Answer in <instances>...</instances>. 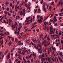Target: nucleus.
<instances>
[{
	"mask_svg": "<svg viewBox=\"0 0 63 63\" xmlns=\"http://www.w3.org/2000/svg\"><path fill=\"white\" fill-rule=\"evenodd\" d=\"M38 22L39 23H40V22H41L42 21V19H38Z\"/></svg>",
	"mask_w": 63,
	"mask_h": 63,
	"instance_id": "ddd939ff",
	"label": "nucleus"
},
{
	"mask_svg": "<svg viewBox=\"0 0 63 63\" xmlns=\"http://www.w3.org/2000/svg\"><path fill=\"white\" fill-rule=\"evenodd\" d=\"M40 19H41L42 20H43V17L42 16H41L40 17Z\"/></svg>",
	"mask_w": 63,
	"mask_h": 63,
	"instance_id": "e433bc0d",
	"label": "nucleus"
},
{
	"mask_svg": "<svg viewBox=\"0 0 63 63\" xmlns=\"http://www.w3.org/2000/svg\"><path fill=\"white\" fill-rule=\"evenodd\" d=\"M41 60L42 62H43V60L44 61H45V59L44 58H42Z\"/></svg>",
	"mask_w": 63,
	"mask_h": 63,
	"instance_id": "dca6fc26",
	"label": "nucleus"
},
{
	"mask_svg": "<svg viewBox=\"0 0 63 63\" xmlns=\"http://www.w3.org/2000/svg\"><path fill=\"white\" fill-rule=\"evenodd\" d=\"M54 2L53 1H52L51 2V3H50L51 5H53V6H54V5H53V4H54Z\"/></svg>",
	"mask_w": 63,
	"mask_h": 63,
	"instance_id": "bb28decb",
	"label": "nucleus"
},
{
	"mask_svg": "<svg viewBox=\"0 0 63 63\" xmlns=\"http://www.w3.org/2000/svg\"><path fill=\"white\" fill-rule=\"evenodd\" d=\"M21 25V23H19V26H22V25Z\"/></svg>",
	"mask_w": 63,
	"mask_h": 63,
	"instance_id": "09e8293b",
	"label": "nucleus"
},
{
	"mask_svg": "<svg viewBox=\"0 0 63 63\" xmlns=\"http://www.w3.org/2000/svg\"><path fill=\"white\" fill-rule=\"evenodd\" d=\"M46 60H48V61L49 62V63H50V61H51V60H50V58H49V57H48V58H46Z\"/></svg>",
	"mask_w": 63,
	"mask_h": 63,
	"instance_id": "6e6552de",
	"label": "nucleus"
},
{
	"mask_svg": "<svg viewBox=\"0 0 63 63\" xmlns=\"http://www.w3.org/2000/svg\"><path fill=\"white\" fill-rule=\"evenodd\" d=\"M15 41L16 42H18V39H17V38H16Z\"/></svg>",
	"mask_w": 63,
	"mask_h": 63,
	"instance_id": "473e14b6",
	"label": "nucleus"
},
{
	"mask_svg": "<svg viewBox=\"0 0 63 63\" xmlns=\"http://www.w3.org/2000/svg\"><path fill=\"white\" fill-rule=\"evenodd\" d=\"M9 63H12V62H11V60L9 59Z\"/></svg>",
	"mask_w": 63,
	"mask_h": 63,
	"instance_id": "052dcab7",
	"label": "nucleus"
},
{
	"mask_svg": "<svg viewBox=\"0 0 63 63\" xmlns=\"http://www.w3.org/2000/svg\"><path fill=\"white\" fill-rule=\"evenodd\" d=\"M18 13H19L20 15L21 16H22L23 15V12L22 11L18 12Z\"/></svg>",
	"mask_w": 63,
	"mask_h": 63,
	"instance_id": "0eeeda50",
	"label": "nucleus"
},
{
	"mask_svg": "<svg viewBox=\"0 0 63 63\" xmlns=\"http://www.w3.org/2000/svg\"><path fill=\"white\" fill-rule=\"evenodd\" d=\"M32 40L33 43H35V42H36V43L37 42V40L36 39H35V40L34 39H32Z\"/></svg>",
	"mask_w": 63,
	"mask_h": 63,
	"instance_id": "f8f14e48",
	"label": "nucleus"
},
{
	"mask_svg": "<svg viewBox=\"0 0 63 63\" xmlns=\"http://www.w3.org/2000/svg\"><path fill=\"white\" fill-rule=\"evenodd\" d=\"M18 49V50H23V49L22 48H19Z\"/></svg>",
	"mask_w": 63,
	"mask_h": 63,
	"instance_id": "2f4dec72",
	"label": "nucleus"
},
{
	"mask_svg": "<svg viewBox=\"0 0 63 63\" xmlns=\"http://www.w3.org/2000/svg\"><path fill=\"white\" fill-rule=\"evenodd\" d=\"M33 56H36V54H34V52H33Z\"/></svg>",
	"mask_w": 63,
	"mask_h": 63,
	"instance_id": "7c9ffc66",
	"label": "nucleus"
},
{
	"mask_svg": "<svg viewBox=\"0 0 63 63\" xmlns=\"http://www.w3.org/2000/svg\"><path fill=\"white\" fill-rule=\"evenodd\" d=\"M47 40L48 41H50V38H49V37H47Z\"/></svg>",
	"mask_w": 63,
	"mask_h": 63,
	"instance_id": "a878e982",
	"label": "nucleus"
},
{
	"mask_svg": "<svg viewBox=\"0 0 63 63\" xmlns=\"http://www.w3.org/2000/svg\"><path fill=\"white\" fill-rule=\"evenodd\" d=\"M19 1H18L17 2V5H18V4H19Z\"/></svg>",
	"mask_w": 63,
	"mask_h": 63,
	"instance_id": "338daca9",
	"label": "nucleus"
},
{
	"mask_svg": "<svg viewBox=\"0 0 63 63\" xmlns=\"http://www.w3.org/2000/svg\"><path fill=\"white\" fill-rule=\"evenodd\" d=\"M25 12L23 13V16H25Z\"/></svg>",
	"mask_w": 63,
	"mask_h": 63,
	"instance_id": "4d7b16f0",
	"label": "nucleus"
},
{
	"mask_svg": "<svg viewBox=\"0 0 63 63\" xmlns=\"http://www.w3.org/2000/svg\"><path fill=\"white\" fill-rule=\"evenodd\" d=\"M53 29V28L52 27H50V33L49 34H52V32H51L52 31V30Z\"/></svg>",
	"mask_w": 63,
	"mask_h": 63,
	"instance_id": "7ed1b4c3",
	"label": "nucleus"
},
{
	"mask_svg": "<svg viewBox=\"0 0 63 63\" xmlns=\"http://www.w3.org/2000/svg\"><path fill=\"white\" fill-rule=\"evenodd\" d=\"M15 26H17V22L16 21L15 22Z\"/></svg>",
	"mask_w": 63,
	"mask_h": 63,
	"instance_id": "5701e85b",
	"label": "nucleus"
},
{
	"mask_svg": "<svg viewBox=\"0 0 63 63\" xmlns=\"http://www.w3.org/2000/svg\"><path fill=\"white\" fill-rule=\"evenodd\" d=\"M54 21H57V19H54Z\"/></svg>",
	"mask_w": 63,
	"mask_h": 63,
	"instance_id": "774afa93",
	"label": "nucleus"
},
{
	"mask_svg": "<svg viewBox=\"0 0 63 63\" xmlns=\"http://www.w3.org/2000/svg\"><path fill=\"white\" fill-rule=\"evenodd\" d=\"M7 21H8V22H9V23H12V22L13 21L12 20H11V19H8L7 20Z\"/></svg>",
	"mask_w": 63,
	"mask_h": 63,
	"instance_id": "20e7f679",
	"label": "nucleus"
},
{
	"mask_svg": "<svg viewBox=\"0 0 63 63\" xmlns=\"http://www.w3.org/2000/svg\"><path fill=\"white\" fill-rule=\"evenodd\" d=\"M47 43L46 42L44 44V46L45 47H47Z\"/></svg>",
	"mask_w": 63,
	"mask_h": 63,
	"instance_id": "72a5a7b5",
	"label": "nucleus"
},
{
	"mask_svg": "<svg viewBox=\"0 0 63 63\" xmlns=\"http://www.w3.org/2000/svg\"><path fill=\"white\" fill-rule=\"evenodd\" d=\"M8 52V50H7L4 53V55H6L7 54V53Z\"/></svg>",
	"mask_w": 63,
	"mask_h": 63,
	"instance_id": "4be33fe9",
	"label": "nucleus"
},
{
	"mask_svg": "<svg viewBox=\"0 0 63 63\" xmlns=\"http://www.w3.org/2000/svg\"><path fill=\"white\" fill-rule=\"evenodd\" d=\"M6 10L7 11H9V7H7L6 8Z\"/></svg>",
	"mask_w": 63,
	"mask_h": 63,
	"instance_id": "58836bf2",
	"label": "nucleus"
},
{
	"mask_svg": "<svg viewBox=\"0 0 63 63\" xmlns=\"http://www.w3.org/2000/svg\"><path fill=\"white\" fill-rule=\"evenodd\" d=\"M39 36H40V38H41V37H43V33H41V34H40Z\"/></svg>",
	"mask_w": 63,
	"mask_h": 63,
	"instance_id": "a211bd4d",
	"label": "nucleus"
},
{
	"mask_svg": "<svg viewBox=\"0 0 63 63\" xmlns=\"http://www.w3.org/2000/svg\"><path fill=\"white\" fill-rule=\"evenodd\" d=\"M52 32L53 34H54L55 33V32H54V31H53L52 30V31H51V32Z\"/></svg>",
	"mask_w": 63,
	"mask_h": 63,
	"instance_id": "de8ad7c7",
	"label": "nucleus"
},
{
	"mask_svg": "<svg viewBox=\"0 0 63 63\" xmlns=\"http://www.w3.org/2000/svg\"><path fill=\"white\" fill-rule=\"evenodd\" d=\"M46 5V3H44L43 4V7L42 8L43 10V11L44 12H47V9H46V8H45V5Z\"/></svg>",
	"mask_w": 63,
	"mask_h": 63,
	"instance_id": "f257e3e1",
	"label": "nucleus"
},
{
	"mask_svg": "<svg viewBox=\"0 0 63 63\" xmlns=\"http://www.w3.org/2000/svg\"><path fill=\"white\" fill-rule=\"evenodd\" d=\"M46 40H44L43 42H42V45H44V43H46Z\"/></svg>",
	"mask_w": 63,
	"mask_h": 63,
	"instance_id": "2eb2a0df",
	"label": "nucleus"
},
{
	"mask_svg": "<svg viewBox=\"0 0 63 63\" xmlns=\"http://www.w3.org/2000/svg\"><path fill=\"white\" fill-rule=\"evenodd\" d=\"M19 59H20V60H21L22 59V58H21V57H18Z\"/></svg>",
	"mask_w": 63,
	"mask_h": 63,
	"instance_id": "864d4df0",
	"label": "nucleus"
},
{
	"mask_svg": "<svg viewBox=\"0 0 63 63\" xmlns=\"http://www.w3.org/2000/svg\"><path fill=\"white\" fill-rule=\"evenodd\" d=\"M27 36H25V37H23V39H26V38H27Z\"/></svg>",
	"mask_w": 63,
	"mask_h": 63,
	"instance_id": "0e129e2a",
	"label": "nucleus"
},
{
	"mask_svg": "<svg viewBox=\"0 0 63 63\" xmlns=\"http://www.w3.org/2000/svg\"><path fill=\"white\" fill-rule=\"evenodd\" d=\"M62 34V33H61V32L60 31L59 32V33L58 34L59 35H61Z\"/></svg>",
	"mask_w": 63,
	"mask_h": 63,
	"instance_id": "c9c22d12",
	"label": "nucleus"
},
{
	"mask_svg": "<svg viewBox=\"0 0 63 63\" xmlns=\"http://www.w3.org/2000/svg\"><path fill=\"white\" fill-rule=\"evenodd\" d=\"M8 45L9 46H11V45H12V42H10L9 43Z\"/></svg>",
	"mask_w": 63,
	"mask_h": 63,
	"instance_id": "393cba45",
	"label": "nucleus"
},
{
	"mask_svg": "<svg viewBox=\"0 0 63 63\" xmlns=\"http://www.w3.org/2000/svg\"><path fill=\"white\" fill-rule=\"evenodd\" d=\"M50 42H48V41H47L46 43H47V45L48 46V45H50Z\"/></svg>",
	"mask_w": 63,
	"mask_h": 63,
	"instance_id": "f3484780",
	"label": "nucleus"
},
{
	"mask_svg": "<svg viewBox=\"0 0 63 63\" xmlns=\"http://www.w3.org/2000/svg\"><path fill=\"white\" fill-rule=\"evenodd\" d=\"M30 24V22H27V23H26L25 24L26 25H27V24Z\"/></svg>",
	"mask_w": 63,
	"mask_h": 63,
	"instance_id": "c85d7f7f",
	"label": "nucleus"
},
{
	"mask_svg": "<svg viewBox=\"0 0 63 63\" xmlns=\"http://www.w3.org/2000/svg\"><path fill=\"white\" fill-rule=\"evenodd\" d=\"M37 42L38 43H39L40 42V40L38 39L37 40Z\"/></svg>",
	"mask_w": 63,
	"mask_h": 63,
	"instance_id": "6e6d98bb",
	"label": "nucleus"
},
{
	"mask_svg": "<svg viewBox=\"0 0 63 63\" xmlns=\"http://www.w3.org/2000/svg\"><path fill=\"white\" fill-rule=\"evenodd\" d=\"M10 53H9L8 55L7 56V59H9L10 58Z\"/></svg>",
	"mask_w": 63,
	"mask_h": 63,
	"instance_id": "39448f33",
	"label": "nucleus"
},
{
	"mask_svg": "<svg viewBox=\"0 0 63 63\" xmlns=\"http://www.w3.org/2000/svg\"><path fill=\"white\" fill-rule=\"evenodd\" d=\"M18 61V59H16L15 60V62H17Z\"/></svg>",
	"mask_w": 63,
	"mask_h": 63,
	"instance_id": "e2e57ef3",
	"label": "nucleus"
},
{
	"mask_svg": "<svg viewBox=\"0 0 63 63\" xmlns=\"http://www.w3.org/2000/svg\"><path fill=\"white\" fill-rule=\"evenodd\" d=\"M49 11H51V6L49 7Z\"/></svg>",
	"mask_w": 63,
	"mask_h": 63,
	"instance_id": "c756f323",
	"label": "nucleus"
},
{
	"mask_svg": "<svg viewBox=\"0 0 63 63\" xmlns=\"http://www.w3.org/2000/svg\"><path fill=\"white\" fill-rule=\"evenodd\" d=\"M9 4V2H8V1H7L5 2V5L6 6H8Z\"/></svg>",
	"mask_w": 63,
	"mask_h": 63,
	"instance_id": "4468645a",
	"label": "nucleus"
},
{
	"mask_svg": "<svg viewBox=\"0 0 63 63\" xmlns=\"http://www.w3.org/2000/svg\"><path fill=\"white\" fill-rule=\"evenodd\" d=\"M18 37H19V39H21V38H22V37H21V36H20V35H19Z\"/></svg>",
	"mask_w": 63,
	"mask_h": 63,
	"instance_id": "49530a36",
	"label": "nucleus"
},
{
	"mask_svg": "<svg viewBox=\"0 0 63 63\" xmlns=\"http://www.w3.org/2000/svg\"><path fill=\"white\" fill-rule=\"evenodd\" d=\"M59 15L60 16H62V15L61 14V13H59Z\"/></svg>",
	"mask_w": 63,
	"mask_h": 63,
	"instance_id": "69168bd1",
	"label": "nucleus"
},
{
	"mask_svg": "<svg viewBox=\"0 0 63 63\" xmlns=\"http://www.w3.org/2000/svg\"><path fill=\"white\" fill-rule=\"evenodd\" d=\"M12 42H14V38H12Z\"/></svg>",
	"mask_w": 63,
	"mask_h": 63,
	"instance_id": "603ef678",
	"label": "nucleus"
},
{
	"mask_svg": "<svg viewBox=\"0 0 63 63\" xmlns=\"http://www.w3.org/2000/svg\"><path fill=\"white\" fill-rule=\"evenodd\" d=\"M15 10L16 12L17 11V5H16L15 7Z\"/></svg>",
	"mask_w": 63,
	"mask_h": 63,
	"instance_id": "9d476101",
	"label": "nucleus"
},
{
	"mask_svg": "<svg viewBox=\"0 0 63 63\" xmlns=\"http://www.w3.org/2000/svg\"><path fill=\"white\" fill-rule=\"evenodd\" d=\"M61 2H62V0H61L59 2L58 4L59 6L60 5V4L61 3Z\"/></svg>",
	"mask_w": 63,
	"mask_h": 63,
	"instance_id": "aec40b11",
	"label": "nucleus"
},
{
	"mask_svg": "<svg viewBox=\"0 0 63 63\" xmlns=\"http://www.w3.org/2000/svg\"><path fill=\"white\" fill-rule=\"evenodd\" d=\"M61 44H63V40H61Z\"/></svg>",
	"mask_w": 63,
	"mask_h": 63,
	"instance_id": "bf43d9fd",
	"label": "nucleus"
},
{
	"mask_svg": "<svg viewBox=\"0 0 63 63\" xmlns=\"http://www.w3.org/2000/svg\"><path fill=\"white\" fill-rule=\"evenodd\" d=\"M8 16H11L12 15V14H10L9 13H8Z\"/></svg>",
	"mask_w": 63,
	"mask_h": 63,
	"instance_id": "a18cd8bd",
	"label": "nucleus"
},
{
	"mask_svg": "<svg viewBox=\"0 0 63 63\" xmlns=\"http://www.w3.org/2000/svg\"><path fill=\"white\" fill-rule=\"evenodd\" d=\"M52 60L53 62L55 61V62H56V59H55V60H53V58H52Z\"/></svg>",
	"mask_w": 63,
	"mask_h": 63,
	"instance_id": "cd10ccee",
	"label": "nucleus"
},
{
	"mask_svg": "<svg viewBox=\"0 0 63 63\" xmlns=\"http://www.w3.org/2000/svg\"><path fill=\"white\" fill-rule=\"evenodd\" d=\"M50 36L51 37H53V38H55L56 36L55 35V34L53 35H51Z\"/></svg>",
	"mask_w": 63,
	"mask_h": 63,
	"instance_id": "9b49d317",
	"label": "nucleus"
},
{
	"mask_svg": "<svg viewBox=\"0 0 63 63\" xmlns=\"http://www.w3.org/2000/svg\"><path fill=\"white\" fill-rule=\"evenodd\" d=\"M19 31L18 32H17V35H19V31Z\"/></svg>",
	"mask_w": 63,
	"mask_h": 63,
	"instance_id": "c03bdc74",
	"label": "nucleus"
},
{
	"mask_svg": "<svg viewBox=\"0 0 63 63\" xmlns=\"http://www.w3.org/2000/svg\"><path fill=\"white\" fill-rule=\"evenodd\" d=\"M42 57H45V55H44V54L43 53L42 55H41Z\"/></svg>",
	"mask_w": 63,
	"mask_h": 63,
	"instance_id": "f704fd0d",
	"label": "nucleus"
},
{
	"mask_svg": "<svg viewBox=\"0 0 63 63\" xmlns=\"http://www.w3.org/2000/svg\"><path fill=\"white\" fill-rule=\"evenodd\" d=\"M40 16L39 15H38L37 16V19H39V17H40Z\"/></svg>",
	"mask_w": 63,
	"mask_h": 63,
	"instance_id": "4c0bfd02",
	"label": "nucleus"
},
{
	"mask_svg": "<svg viewBox=\"0 0 63 63\" xmlns=\"http://www.w3.org/2000/svg\"><path fill=\"white\" fill-rule=\"evenodd\" d=\"M55 44H56V46H57V47H58V45H60V43H58L57 44V43H56Z\"/></svg>",
	"mask_w": 63,
	"mask_h": 63,
	"instance_id": "b1692460",
	"label": "nucleus"
},
{
	"mask_svg": "<svg viewBox=\"0 0 63 63\" xmlns=\"http://www.w3.org/2000/svg\"><path fill=\"white\" fill-rule=\"evenodd\" d=\"M42 44L41 43H40L39 45H37V47H42Z\"/></svg>",
	"mask_w": 63,
	"mask_h": 63,
	"instance_id": "423d86ee",
	"label": "nucleus"
},
{
	"mask_svg": "<svg viewBox=\"0 0 63 63\" xmlns=\"http://www.w3.org/2000/svg\"><path fill=\"white\" fill-rule=\"evenodd\" d=\"M4 13L5 14H8V12H7V11H4Z\"/></svg>",
	"mask_w": 63,
	"mask_h": 63,
	"instance_id": "3c124183",
	"label": "nucleus"
},
{
	"mask_svg": "<svg viewBox=\"0 0 63 63\" xmlns=\"http://www.w3.org/2000/svg\"><path fill=\"white\" fill-rule=\"evenodd\" d=\"M30 18V16H29L28 17H27L26 18V20H28Z\"/></svg>",
	"mask_w": 63,
	"mask_h": 63,
	"instance_id": "412c9836",
	"label": "nucleus"
},
{
	"mask_svg": "<svg viewBox=\"0 0 63 63\" xmlns=\"http://www.w3.org/2000/svg\"><path fill=\"white\" fill-rule=\"evenodd\" d=\"M21 26H20V27L18 28V31H20V29H21V28H22Z\"/></svg>",
	"mask_w": 63,
	"mask_h": 63,
	"instance_id": "6ab92c4d",
	"label": "nucleus"
},
{
	"mask_svg": "<svg viewBox=\"0 0 63 63\" xmlns=\"http://www.w3.org/2000/svg\"><path fill=\"white\" fill-rule=\"evenodd\" d=\"M58 58H59V60L60 61L61 60H62V59L61 58H60L59 57H58Z\"/></svg>",
	"mask_w": 63,
	"mask_h": 63,
	"instance_id": "8fccbe9b",
	"label": "nucleus"
},
{
	"mask_svg": "<svg viewBox=\"0 0 63 63\" xmlns=\"http://www.w3.org/2000/svg\"><path fill=\"white\" fill-rule=\"evenodd\" d=\"M48 7H49V5H48L47 6V7L46 9L47 10V9H48Z\"/></svg>",
	"mask_w": 63,
	"mask_h": 63,
	"instance_id": "37998d69",
	"label": "nucleus"
},
{
	"mask_svg": "<svg viewBox=\"0 0 63 63\" xmlns=\"http://www.w3.org/2000/svg\"><path fill=\"white\" fill-rule=\"evenodd\" d=\"M30 53H31V51H29L27 52V54H30Z\"/></svg>",
	"mask_w": 63,
	"mask_h": 63,
	"instance_id": "5fc2aeb1",
	"label": "nucleus"
},
{
	"mask_svg": "<svg viewBox=\"0 0 63 63\" xmlns=\"http://www.w3.org/2000/svg\"><path fill=\"white\" fill-rule=\"evenodd\" d=\"M35 48L36 49H38L39 51H40L39 52L40 53H42V51H43V49L42 48L40 47L39 48H38V47H36Z\"/></svg>",
	"mask_w": 63,
	"mask_h": 63,
	"instance_id": "f03ea898",
	"label": "nucleus"
},
{
	"mask_svg": "<svg viewBox=\"0 0 63 63\" xmlns=\"http://www.w3.org/2000/svg\"><path fill=\"white\" fill-rule=\"evenodd\" d=\"M60 55H61L62 54V52H61L59 53Z\"/></svg>",
	"mask_w": 63,
	"mask_h": 63,
	"instance_id": "680f3d73",
	"label": "nucleus"
},
{
	"mask_svg": "<svg viewBox=\"0 0 63 63\" xmlns=\"http://www.w3.org/2000/svg\"><path fill=\"white\" fill-rule=\"evenodd\" d=\"M32 21H33V20L32 19V18L31 19V22H32Z\"/></svg>",
	"mask_w": 63,
	"mask_h": 63,
	"instance_id": "13d9d810",
	"label": "nucleus"
},
{
	"mask_svg": "<svg viewBox=\"0 0 63 63\" xmlns=\"http://www.w3.org/2000/svg\"><path fill=\"white\" fill-rule=\"evenodd\" d=\"M53 50H54L55 51L56 50V49H55V48H54L53 47L52 48Z\"/></svg>",
	"mask_w": 63,
	"mask_h": 63,
	"instance_id": "a19ab883",
	"label": "nucleus"
},
{
	"mask_svg": "<svg viewBox=\"0 0 63 63\" xmlns=\"http://www.w3.org/2000/svg\"><path fill=\"white\" fill-rule=\"evenodd\" d=\"M26 43H27V44H28V45H30L31 44V43L30 42V41L28 40H27V41Z\"/></svg>",
	"mask_w": 63,
	"mask_h": 63,
	"instance_id": "1a4fd4ad",
	"label": "nucleus"
},
{
	"mask_svg": "<svg viewBox=\"0 0 63 63\" xmlns=\"http://www.w3.org/2000/svg\"><path fill=\"white\" fill-rule=\"evenodd\" d=\"M22 51L23 52H24V53H25V52H26V51H27L26 50H23Z\"/></svg>",
	"mask_w": 63,
	"mask_h": 63,
	"instance_id": "ea45409f",
	"label": "nucleus"
},
{
	"mask_svg": "<svg viewBox=\"0 0 63 63\" xmlns=\"http://www.w3.org/2000/svg\"><path fill=\"white\" fill-rule=\"evenodd\" d=\"M36 22H34V24H33V26H34V25H36Z\"/></svg>",
	"mask_w": 63,
	"mask_h": 63,
	"instance_id": "79ce46f5",
	"label": "nucleus"
}]
</instances>
